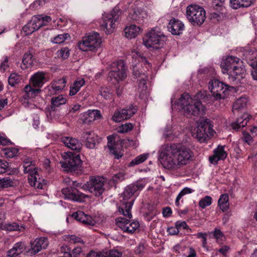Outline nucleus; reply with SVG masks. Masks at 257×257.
Masks as SVG:
<instances>
[{
	"label": "nucleus",
	"instance_id": "42",
	"mask_svg": "<svg viewBox=\"0 0 257 257\" xmlns=\"http://www.w3.org/2000/svg\"><path fill=\"white\" fill-rule=\"evenodd\" d=\"M148 154H143L136 157L130 163V166H134L143 163L148 157Z\"/></svg>",
	"mask_w": 257,
	"mask_h": 257
},
{
	"label": "nucleus",
	"instance_id": "18",
	"mask_svg": "<svg viewBox=\"0 0 257 257\" xmlns=\"http://www.w3.org/2000/svg\"><path fill=\"white\" fill-rule=\"evenodd\" d=\"M240 61V59L237 57L234 56L227 57L220 64L222 73L229 74L230 71L233 69V66H235Z\"/></svg>",
	"mask_w": 257,
	"mask_h": 257
},
{
	"label": "nucleus",
	"instance_id": "46",
	"mask_svg": "<svg viewBox=\"0 0 257 257\" xmlns=\"http://www.w3.org/2000/svg\"><path fill=\"white\" fill-rule=\"evenodd\" d=\"M104 256L105 257H121L122 253L118 251L117 249H113L109 250H104Z\"/></svg>",
	"mask_w": 257,
	"mask_h": 257
},
{
	"label": "nucleus",
	"instance_id": "29",
	"mask_svg": "<svg viewBox=\"0 0 257 257\" xmlns=\"http://www.w3.org/2000/svg\"><path fill=\"white\" fill-rule=\"evenodd\" d=\"M254 3V0H230V7L234 10L248 8Z\"/></svg>",
	"mask_w": 257,
	"mask_h": 257
},
{
	"label": "nucleus",
	"instance_id": "44",
	"mask_svg": "<svg viewBox=\"0 0 257 257\" xmlns=\"http://www.w3.org/2000/svg\"><path fill=\"white\" fill-rule=\"evenodd\" d=\"M31 23L32 27L34 29L35 31H37L41 27H42V23L40 21V19H38L37 16H33L31 20L29 21Z\"/></svg>",
	"mask_w": 257,
	"mask_h": 257
},
{
	"label": "nucleus",
	"instance_id": "45",
	"mask_svg": "<svg viewBox=\"0 0 257 257\" xmlns=\"http://www.w3.org/2000/svg\"><path fill=\"white\" fill-rule=\"evenodd\" d=\"M70 36L68 33H63L56 36L53 38L52 42L55 44H61L64 42Z\"/></svg>",
	"mask_w": 257,
	"mask_h": 257
},
{
	"label": "nucleus",
	"instance_id": "47",
	"mask_svg": "<svg viewBox=\"0 0 257 257\" xmlns=\"http://www.w3.org/2000/svg\"><path fill=\"white\" fill-rule=\"evenodd\" d=\"M193 190L189 188H184L178 195V196L176 197V201H175V204L177 206L179 205V200L181 199V198L184 196L186 194L191 193Z\"/></svg>",
	"mask_w": 257,
	"mask_h": 257
},
{
	"label": "nucleus",
	"instance_id": "60",
	"mask_svg": "<svg viewBox=\"0 0 257 257\" xmlns=\"http://www.w3.org/2000/svg\"><path fill=\"white\" fill-rule=\"evenodd\" d=\"M8 162L0 159V174L6 172L8 171Z\"/></svg>",
	"mask_w": 257,
	"mask_h": 257
},
{
	"label": "nucleus",
	"instance_id": "7",
	"mask_svg": "<svg viewBox=\"0 0 257 257\" xmlns=\"http://www.w3.org/2000/svg\"><path fill=\"white\" fill-rule=\"evenodd\" d=\"M121 14L118 7H115L110 13L104 14L102 16L103 22L101 27L107 34H110L114 31L115 22L119 20Z\"/></svg>",
	"mask_w": 257,
	"mask_h": 257
},
{
	"label": "nucleus",
	"instance_id": "2",
	"mask_svg": "<svg viewBox=\"0 0 257 257\" xmlns=\"http://www.w3.org/2000/svg\"><path fill=\"white\" fill-rule=\"evenodd\" d=\"M144 186L145 185L142 181H139L127 186L124 188L119 197L121 205L118 207V211L120 213L128 218L132 217L131 210L135 200L133 196L137 191L143 189Z\"/></svg>",
	"mask_w": 257,
	"mask_h": 257
},
{
	"label": "nucleus",
	"instance_id": "63",
	"mask_svg": "<svg viewBox=\"0 0 257 257\" xmlns=\"http://www.w3.org/2000/svg\"><path fill=\"white\" fill-rule=\"evenodd\" d=\"M145 248V247L144 244H140L136 247L135 252L137 254L141 256L144 254Z\"/></svg>",
	"mask_w": 257,
	"mask_h": 257
},
{
	"label": "nucleus",
	"instance_id": "56",
	"mask_svg": "<svg viewBox=\"0 0 257 257\" xmlns=\"http://www.w3.org/2000/svg\"><path fill=\"white\" fill-rule=\"evenodd\" d=\"M38 19H40V21L42 23V27L46 26L48 23L51 21L52 19L50 16L43 15H38Z\"/></svg>",
	"mask_w": 257,
	"mask_h": 257
},
{
	"label": "nucleus",
	"instance_id": "31",
	"mask_svg": "<svg viewBox=\"0 0 257 257\" xmlns=\"http://www.w3.org/2000/svg\"><path fill=\"white\" fill-rule=\"evenodd\" d=\"M249 115L247 113L243 114L238 118L236 121L232 123V128L238 131L240 128L243 127L247 125L249 120Z\"/></svg>",
	"mask_w": 257,
	"mask_h": 257
},
{
	"label": "nucleus",
	"instance_id": "49",
	"mask_svg": "<svg viewBox=\"0 0 257 257\" xmlns=\"http://www.w3.org/2000/svg\"><path fill=\"white\" fill-rule=\"evenodd\" d=\"M18 153V149L15 148H8L4 150V154L7 158H12L16 156Z\"/></svg>",
	"mask_w": 257,
	"mask_h": 257
},
{
	"label": "nucleus",
	"instance_id": "4",
	"mask_svg": "<svg viewBox=\"0 0 257 257\" xmlns=\"http://www.w3.org/2000/svg\"><path fill=\"white\" fill-rule=\"evenodd\" d=\"M35 163L31 158L26 159L24 161L23 171L25 173L29 174L28 181L30 185L35 189H42L46 185V181L40 177Z\"/></svg>",
	"mask_w": 257,
	"mask_h": 257
},
{
	"label": "nucleus",
	"instance_id": "39",
	"mask_svg": "<svg viewBox=\"0 0 257 257\" xmlns=\"http://www.w3.org/2000/svg\"><path fill=\"white\" fill-rule=\"evenodd\" d=\"M85 81L81 79L79 80L76 81L70 87L69 95L73 96L77 93L80 88L84 85Z\"/></svg>",
	"mask_w": 257,
	"mask_h": 257
},
{
	"label": "nucleus",
	"instance_id": "17",
	"mask_svg": "<svg viewBox=\"0 0 257 257\" xmlns=\"http://www.w3.org/2000/svg\"><path fill=\"white\" fill-rule=\"evenodd\" d=\"M107 147L110 150V152L114 156L115 159H118L121 157L122 154L120 153H117L116 151L117 146H118V142L122 140L119 139V137L117 135H112L107 137Z\"/></svg>",
	"mask_w": 257,
	"mask_h": 257
},
{
	"label": "nucleus",
	"instance_id": "24",
	"mask_svg": "<svg viewBox=\"0 0 257 257\" xmlns=\"http://www.w3.org/2000/svg\"><path fill=\"white\" fill-rule=\"evenodd\" d=\"M245 72V67L242 62L240 61L235 66H233V69L230 71L228 74L231 76L233 80H235L244 77Z\"/></svg>",
	"mask_w": 257,
	"mask_h": 257
},
{
	"label": "nucleus",
	"instance_id": "51",
	"mask_svg": "<svg viewBox=\"0 0 257 257\" xmlns=\"http://www.w3.org/2000/svg\"><path fill=\"white\" fill-rule=\"evenodd\" d=\"M112 120L115 122H118L125 120L124 118L121 109L116 110L112 116Z\"/></svg>",
	"mask_w": 257,
	"mask_h": 257
},
{
	"label": "nucleus",
	"instance_id": "12",
	"mask_svg": "<svg viewBox=\"0 0 257 257\" xmlns=\"http://www.w3.org/2000/svg\"><path fill=\"white\" fill-rule=\"evenodd\" d=\"M111 70L108 73L111 80L118 82L124 79L127 76V68L122 60L115 61L110 65Z\"/></svg>",
	"mask_w": 257,
	"mask_h": 257
},
{
	"label": "nucleus",
	"instance_id": "14",
	"mask_svg": "<svg viewBox=\"0 0 257 257\" xmlns=\"http://www.w3.org/2000/svg\"><path fill=\"white\" fill-rule=\"evenodd\" d=\"M60 163L64 171L72 172L81 167L82 161L79 155H72L66 157Z\"/></svg>",
	"mask_w": 257,
	"mask_h": 257
},
{
	"label": "nucleus",
	"instance_id": "38",
	"mask_svg": "<svg viewBox=\"0 0 257 257\" xmlns=\"http://www.w3.org/2000/svg\"><path fill=\"white\" fill-rule=\"evenodd\" d=\"M121 111H122V114L124 118L126 120L130 118L137 112V108L135 106L131 105L126 106L124 108L121 109Z\"/></svg>",
	"mask_w": 257,
	"mask_h": 257
},
{
	"label": "nucleus",
	"instance_id": "23",
	"mask_svg": "<svg viewBox=\"0 0 257 257\" xmlns=\"http://www.w3.org/2000/svg\"><path fill=\"white\" fill-rule=\"evenodd\" d=\"M26 248V244L23 242H19L15 243L12 248L7 252V257H20V254Z\"/></svg>",
	"mask_w": 257,
	"mask_h": 257
},
{
	"label": "nucleus",
	"instance_id": "62",
	"mask_svg": "<svg viewBox=\"0 0 257 257\" xmlns=\"http://www.w3.org/2000/svg\"><path fill=\"white\" fill-rule=\"evenodd\" d=\"M124 179V174L122 172H119L114 174L112 177V180L114 182H118L123 180Z\"/></svg>",
	"mask_w": 257,
	"mask_h": 257
},
{
	"label": "nucleus",
	"instance_id": "26",
	"mask_svg": "<svg viewBox=\"0 0 257 257\" xmlns=\"http://www.w3.org/2000/svg\"><path fill=\"white\" fill-rule=\"evenodd\" d=\"M227 157V153L224 151V146H219L214 151V155L209 157L211 163L216 164L220 160H224Z\"/></svg>",
	"mask_w": 257,
	"mask_h": 257
},
{
	"label": "nucleus",
	"instance_id": "1",
	"mask_svg": "<svg viewBox=\"0 0 257 257\" xmlns=\"http://www.w3.org/2000/svg\"><path fill=\"white\" fill-rule=\"evenodd\" d=\"M158 160L161 166L169 171H176L192 160L193 152L181 144H165L159 151Z\"/></svg>",
	"mask_w": 257,
	"mask_h": 257
},
{
	"label": "nucleus",
	"instance_id": "37",
	"mask_svg": "<svg viewBox=\"0 0 257 257\" xmlns=\"http://www.w3.org/2000/svg\"><path fill=\"white\" fill-rule=\"evenodd\" d=\"M132 58L135 59V61H138L139 62L142 63L144 65H148V67H151V64L148 62L146 58L141 54L138 51L133 50L132 51Z\"/></svg>",
	"mask_w": 257,
	"mask_h": 257
},
{
	"label": "nucleus",
	"instance_id": "15",
	"mask_svg": "<svg viewBox=\"0 0 257 257\" xmlns=\"http://www.w3.org/2000/svg\"><path fill=\"white\" fill-rule=\"evenodd\" d=\"M115 222L117 227L127 233H134L139 227L138 222H131V220L124 218H117L115 219Z\"/></svg>",
	"mask_w": 257,
	"mask_h": 257
},
{
	"label": "nucleus",
	"instance_id": "55",
	"mask_svg": "<svg viewBox=\"0 0 257 257\" xmlns=\"http://www.w3.org/2000/svg\"><path fill=\"white\" fill-rule=\"evenodd\" d=\"M35 31L29 22L23 27L22 29V32H23L25 35H31Z\"/></svg>",
	"mask_w": 257,
	"mask_h": 257
},
{
	"label": "nucleus",
	"instance_id": "57",
	"mask_svg": "<svg viewBox=\"0 0 257 257\" xmlns=\"http://www.w3.org/2000/svg\"><path fill=\"white\" fill-rule=\"evenodd\" d=\"M210 234H213V237L218 241L219 240H222V238L224 237L223 234L218 229H215L213 232H210Z\"/></svg>",
	"mask_w": 257,
	"mask_h": 257
},
{
	"label": "nucleus",
	"instance_id": "58",
	"mask_svg": "<svg viewBox=\"0 0 257 257\" xmlns=\"http://www.w3.org/2000/svg\"><path fill=\"white\" fill-rule=\"evenodd\" d=\"M59 55L63 59H67L69 56V50L68 48L65 47L61 49L58 51Z\"/></svg>",
	"mask_w": 257,
	"mask_h": 257
},
{
	"label": "nucleus",
	"instance_id": "27",
	"mask_svg": "<svg viewBox=\"0 0 257 257\" xmlns=\"http://www.w3.org/2000/svg\"><path fill=\"white\" fill-rule=\"evenodd\" d=\"M147 17L146 11L139 9L134 10L128 15L130 19L140 24L143 23Z\"/></svg>",
	"mask_w": 257,
	"mask_h": 257
},
{
	"label": "nucleus",
	"instance_id": "8",
	"mask_svg": "<svg viewBox=\"0 0 257 257\" xmlns=\"http://www.w3.org/2000/svg\"><path fill=\"white\" fill-rule=\"evenodd\" d=\"M186 16L188 21L194 26L201 25L206 19L204 9L197 5H190L186 9Z\"/></svg>",
	"mask_w": 257,
	"mask_h": 257
},
{
	"label": "nucleus",
	"instance_id": "11",
	"mask_svg": "<svg viewBox=\"0 0 257 257\" xmlns=\"http://www.w3.org/2000/svg\"><path fill=\"white\" fill-rule=\"evenodd\" d=\"M101 39L98 33H92L83 38L78 44L79 49L82 51H92L100 46Z\"/></svg>",
	"mask_w": 257,
	"mask_h": 257
},
{
	"label": "nucleus",
	"instance_id": "10",
	"mask_svg": "<svg viewBox=\"0 0 257 257\" xmlns=\"http://www.w3.org/2000/svg\"><path fill=\"white\" fill-rule=\"evenodd\" d=\"M208 87L215 100L224 99L229 88L228 85L215 78L211 79L209 81Z\"/></svg>",
	"mask_w": 257,
	"mask_h": 257
},
{
	"label": "nucleus",
	"instance_id": "3",
	"mask_svg": "<svg viewBox=\"0 0 257 257\" xmlns=\"http://www.w3.org/2000/svg\"><path fill=\"white\" fill-rule=\"evenodd\" d=\"M177 104L187 115L198 116L204 111L205 107L202 102L197 99H193L187 93H184L181 95Z\"/></svg>",
	"mask_w": 257,
	"mask_h": 257
},
{
	"label": "nucleus",
	"instance_id": "36",
	"mask_svg": "<svg viewBox=\"0 0 257 257\" xmlns=\"http://www.w3.org/2000/svg\"><path fill=\"white\" fill-rule=\"evenodd\" d=\"M33 56L30 53H25L23 56L22 63L21 65L22 69H26L30 67L33 64Z\"/></svg>",
	"mask_w": 257,
	"mask_h": 257
},
{
	"label": "nucleus",
	"instance_id": "34",
	"mask_svg": "<svg viewBox=\"0 0 257 257\" xmlns=\"http://www.w3.org/2000/svg\"><path fill=\"white\" fill-rule=\"evenodd\" d=\"M133 73L134 75H135L137 77H141L142 76V77L140 80L139 87V89H140L141 87L142 88V93L144 94V93L143 92V91L146 90L147 89L146 82L145 80V78L146 77L144 73L140 72L138 70L137 66H135L133 69Z\"/></svg>",
	"mask_w": 257,
	"mask_h": 257
},
{
	"label": "nucleus",
	"instance_id": "25",
	"mask_svg": "<svg viewBox=\"0 0 257 257\" xmlns=\"http://www.w3.org/2000/svg\"><path fill=\"white\" fill-rule=\"evenodd\" d=\"M101 117V115L99 110L97 109L89 110L84 113L82 119L83 123L89 124Z\"/></svg>",
	"mask_w": 257,
	"mask_h": 257
},
{
	"label": "nucleus",
	"instance_id": "64",
	"mask_svg": "<svg viewBox=\"0 0 257 257\" xmlns=\"http://www.w3.org/2000/svg\"><path fill=\"white\" fill-rule=\"evenodd\" d=\"M222 3L219 2L218 0H213L212 2V7L217 11H220L222 10Z\"/></svg>",
	"mask_w": 257,
	"mask_h": 257
},
{
	"label": "nucleus",
	"instance_id": "19",
	"mask_svg": "<svg viewBox=\"0 0 257 257\" xmlns=\"http://www.w3.org/2000/svg\"><path fill=\"white\" fill-rule=\"evenodd\" d=\"M168 30L174 35H179L184 30V24L175 18L171 19L167 26Z\"/></svg>",
	"mask_w": 257,
	"mask_h": 257
},
{
	"label": "nucleus",
	"instance_id": "30",
	"mask_svg": "<svg viewBox=\"0 0 257 257\" xmlns=\"http://www.w3.org/2000/svg\"><path fill=\"white\" fill-rule=\"evenodd\" d=\"M66 102V98L62 95L58 96H54L51 98V106L48 110L50 112L54 111L57 109V108L61 105L65 104Z\"/></svg>",
	"mask_w": 257,
	"mask_h": 257
},
{
	"label": "nucleus",
	"instance_id": "52",
	"mask_svg": "<svg viewBox=\"0 0 257 257\" xmlns=\"http://www.w3.org/2000/svg\"><path fill=\"white\" fill-rule=\"evenodd\" d=\"M99 93L105 99L109 98L111 94L110 89L106 87H101L99 89Z\"/></svg>",
	"mask_w": 257,
	"mask_h": 257
},
{
	"label": "nucleus",
	"instance_id": "6",
	"mask_svg": "<svg viewBox=\"0 0 257 257\" xmlns=\"http://www.w3.org/2000/svg\"><path fill=\"white\" fill-rule=\"evenodd\" d=\"M64 182L70 186L63 188L61 190L65 198L77 201L82 202L84 199L88 197L87 195L80 192L75 187H81V184L77 183L75 181H71L70 178H66Z\"/></svg>",
	"mask_w": 257,
	"mask_h": 257
},
{
	"label": "nucleus",
	"instance_id": "43",
	"mask_svg": "<svg viewBox=\"0 0 257 257\" xmlns=\"http://www.w3.org/2000/svg\"><path fill=\"white\" fill-rule=\"evenodd\" d=\"M66 80L65 78L59 79L52 84V88L56 91H60L65 87Z\"/></svg>",
	"mask_w": 257,
	"mask_h": 257
},
{
	"label": "nucleus",
	"instance_id": "61",
	"mask_svg": "<svg viewBox=\"0 0 257 257\" xmlns=\"http://www.w3.org/2000/svg\"><path fill=\"white\" fill-rule=\"evenodd\" d=\"M175 226L178 229V230H181V229H186L191 230L189 226L187 225L186 222L185 221H178L176 222Z\"/></svg>",
	"mask_w": 257,
	"mask_h": 257
},
{
	"label": "nucleus",
	"instance_id": "16",
	"mask_svg": "<svg viewBox=\"0 0 257 257\" xmlns=\"http://www.w3.org/2000/svg\"><path fill=\"white\" fill-rule=\"evenodd\" d=\"M49 242L47 238L41 237L37 238L31 243V248L28 250V252L35 254L38 253L42 249H46Z\"/></svg>",
	"mask_w": 257,
	"mask_h": 257
},
{
	"label": "nucleus",
	"instance_id": "22",
	"mask_svg": "<svg viewBox=\"0 0 257 257\" xmlns=\"http://www.w3.org/2000/svg\"><path fill=\"white\" fill-rule=\"evenodd\" d=\"M46 75V73L42 71L35 73L30 78L31 83L35 87H41L47 81Z\"/></svg>",
	"mask_w": 257,
	"mask_h": 257
},
{
	"label": "nucleus",
	"instance_id": "9",
	"mask_svg": "<svg viewBox=\"0 0 257 257\" xmlns=\"http://www.w3.org/2000/svg\"><path fill=\"white\" fill-rule=\"evenodd\" d=\"M166 39V36L159 31V29L155 28L147 33V38L144 39L143 43L147 48H158L164 45Z\"/></svg>",
	"mask_w": 257,
	"mask_h": 257
},
{
	"label": "nucleus",
	"instance_id": "50",
	"mask_svg": "<svg viewBox=\"0 0 257 257\" xmlns=\"http://www.w3.org/2000/svg\"><path fill=\"white\" fill-rule=\"evenodd\" d=\"M23 227L20 226L18 223L13 222V223L7 224L4 225V229L8 231L21 230Z\"/></svg>",
	"mask_w": 257,
	"mask_h": 257
},
{
	"label": "nucleus",
	"instance_id": "33",
	"mask_svg": "<svg viewBox=\"0 0 257 257\" xmlns=\"http://www.w3.org/2000/svg\"><path fill=\"white\" fill-rule=\"evenodd\" d=\"M248 99L245 96H241L237 98L233 104L232 111L240 110L246 107Z\"/></svg>",
	"mask_w": 257,
	"mask_h": 257
},
{
	"label": "nucleus",
	"instance_id": "54",
	"mask_svg": "<svg viewBox=\"0 0 257 257\" xmlns=\"http://www.w3.org/2000/svg\"><path fill=\"white\" fill-rule=\"evenodd\" d=\"M13 182L9 178L0 179V187L8 188L12 185Z\"/></svg>",
	"mask_w": 257,
	"mask_h": 257
},
{
	"label": "nucleus",
	"instance_id": "21",
	"mask_svg": "<svg viewBox=\"0 0 257 257\" xmlns=\"http://www.w3.org/2000/svg\"><path fill=\"white\" fill-rule=\"evenodd\" d=\"M72 216L76 220L87 226H93L95 223L90 215L85 214L82 211L74 212Z\"/></svg>",
	"mask_w": 257,
	"mask_h": 257
},
{
	"label": "nucleus",
	"instance_id": "20",
	"mask_svg": "<svg viewBox=\"0 0 257 257\" xmlns=\"http://www.w3.org/2000/svg\"><path fill=\"white\" fill-rule=\"evenodd\" d=\"M62 142L65 146L72 150L79 152L82 148V144L78 140L69 137H64L61 138Z\"/></svg>",
	"mask_w": 257,
	"mask_h": 257
},
{
	"label": "nucleus",
	"instance_id": "35",
	"mask_svg": "<svg viewBox=\"0 0 257 257\" xmlns=\"http://www.w3.org/2000/svg\"><path fill=\"white\" fill-rule=\"evenodd\" d=\"M228 200L229 197L227 194H222L220 196L218 203L220 209H221L222 211H225L229 208V204Z\"/></svg>",
	"mask_w": 257,
	"mask_h": 257
},
{
	"label": "nucleus",
	"instance_id": "48",
	"mask_svg": "<svg viewBox=\"0 0 257 257\" xmlns=\"http://www.w3.org/2000/svg\"><path fill=\"white\" fill-rule=\"evenodd\" d=\"M211 203L212 198L209 196H206L200 200L199 205L201 208L204 209L207 206L211 205Z\"/></svg>",
	"mask_w": 257,
	"mask_h": 257
},
{
	"label": "nucleus",
	"instance_id": "40",
	"mask_svg": "<svg viewBox=\"0 0 257 257\" xmlns=\"http://www.w3.org/2000/svg\"><path fill=\"white\" fill-rule=\"evenodd\" d=\"M25 91L26 92L27 97L29 98H34L41 91L40 89L33 88L31 86L27 85L25 87Z\"/></svg>",
	"mask_w": 257,
	"mask_h": 257
},
{
	"label": "nucleus",
	"instance_id": "32",
	"mask_svg": "<svg viewBox=\"0 0 257 257\" xmlns=\"http://www.w3.org/2000/svg\"><path fill=\"white\" fill-rule=\"evenodd\" d=\"M141 31L140 27L136 26L135 25L126 27L124 29L125 37L130 39L135 38L141 33Z\"/></svg>",
	"mask_w": 257,
	"mask_h": 257
},
{
	"label": "nucleus",
	"instance_id": "28",
	"mask_svg": "<svg viewBox=\"0 0 257 257\" xmlns=\"http://www.w3.org/2000/svg\"><path fill=\"white\" fill-rule=\"evenodd\" d=\"M82 138L85 140L86 147L91 149L95 147L98 137L93 132L87 131L83 133Z\"/></svg>",
	"mask_w": 257,
	"mask_h": 257
},
{
	"label": "nucleus",
	"instance_id": "59",
	"mask_svg": "<svg viewBox=\"0 0 257 257\" xmlns=\"http://www.w3.org/2000/svg\"><path fill=\"white\" fill-rule=\"evenodd\" d=\"M86 257H105V256H104L103 250L98 252L91 250L87 254Z\"/></svg>",
	"mask_w": 257,
	"mask_h": 257
},
{
	"label": "nucleus",
	"instance_id": "53",
	"mask_svg": "<svg viewBox=\"0 0 257 257\" xmlns=\"http://www.w3.org/2000/svg\"><path fill=\"white\" fill-rule=\"evenodd\" d=\"M133 126L131 123H126L122 124L118 128V132L120 133H126L132 130Z\"/></svg>",
	"mask_w": 257,
	"mask_h": 257
},
{
	"label": "nucleus",
	"instance_id": "5",
	"mask_svg": "<svg viewBox=\"0 0 257 257\" xmlns=\"http://www.w3.org/2000/svg\"><path fill=\"white\" fill-rule=\"evenodd\" d=\"M212 127L213 125L210 119H200L197 121V127L192 132V136L200 143L204 142L212 137L215 133Z\"/></svg>",
	"mask_w": 257,
	"mask_h": 257
},
{
	"label": "nucleus",
	"instance_id": "13",
	"mask_svg": "<svg viewBox=\"0 0 257 257\" xmlns=\"http://www.w3.org/2000/svg\"><path fill=\"white\" fill-rule=\"evenodd\" d=\"M81 188L87 190L96 197L101 195L104 191L103 179L97 177L81 186Z\"/></svg>",
	"mask_w": 257,
	"mask_h": 257
},
{
	"label": "nucleus",
	"instance_id": "41",
	"mask_svg": "<svg viewBox=\"0 0 257 257\" xmlns=\"http://www.w3.org/2000/svg\"><path fill=\"white\" fill-rule=\"evenodd\" d=\"M20 76L16 73H12L9 77L8 82L11 86L15 87L21 82Z\"/></svg>",
	"mask_w": 257,
	"mask_h": 257
}]
</instances>
